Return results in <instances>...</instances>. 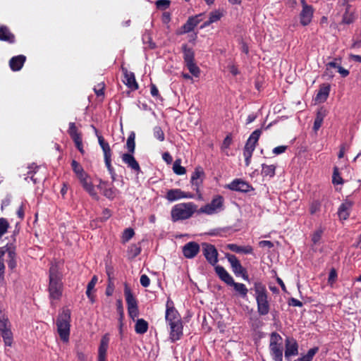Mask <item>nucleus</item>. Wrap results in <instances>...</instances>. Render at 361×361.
<instances>
[{"mask_svg":"<svg viewBox=\"0 0 361 361\" xmlns=\"http://www.w3.org/2000/svg\"><path fill=\"white\" fill-rule=\"evenodd\" d=\"M63 275L59 267L52 264L49 270V286L48 291L51 300H59L61 299L63 293Z\"/></svg>","mask_w":361,"mask_h":361,"instance_id":"f257e3e1","label":"nucleus"},{"mask_svg":"<svg viewBox=\"0 0 361 361\" xmlns=\"http://www.w3.org/2000/svg\"><path fill=\"white\" fill-rule=\"evenodd\" d=\"M197 206L192 202L178 203L173 206L171 218L173 222L187 220L197 213Z\"/></svg>","mask_w":361,"mask_h":361,"instance_id":"f03ea898","label":"nucleus"},{"mask_svg":"<svg viewBox=\"0 0 361 361\" xmlns=\"http://www.w3.org/2000/svg\"><path fill=\"white\" fill-rule=\"evenodd\" d=\"M255 298L256 300L257 313L259 316H265L270 311V303L268 300V292L264 284L260 282L254 283Z\"/></svg>","mask_w":361,"mask_h":361,"instance_id":"7ed1b4c3","label":"nucleus"},{"mask_svg":"<svg viewBox=\"0 0 361 361\" xmlns=\"http://www.w3.org/2000/svg\"><path fill=\"white\" fill-rule=\"evenodd\" d=\"M135 136L134 133H132L128 136L126 141V149L128 150V153L123 154L121 157L122 161L126 164L128 168H130L137 174H139L141 172V169L139 163L133 156V153L135 149Z\"/></svg>","mask_w":361,"mask_h":361,"instance_id":"20e7f679","label":"nucleus"},{"mask_svg":"<svg viewBox=\"0 0 361 361\" xmlns=\"http://www.w3.org/2000/svg\"><path fill=\"white\" fill-rule=\"evenodd\" d=\"M71 311L69 309L64 308L62 312L59 313L56 319L57 332L61 341L64 343H68L70 336L71 328Z\"/></svg>","mask_w":361,"mask_h":361,"instance_id":"39448f33","label":"nucleus"},{"mask_svg":"<svg viewBox=\"0 0 361 361\" xmlns=\"http://www.w3.org/2000/svg\"><path fill=\"white\" fill-rule=\"evenodd\" d=\"M283 338L277 332L270 334L269 352L274 361H283Z\"/></svg>","mask_w":361,"mask_h":361,"instance_id":"423d86ee","label":"nucleus"},{"mask_svg":"<svg viewBox=\"0 0 361 361\" xmlns=\"http://www.w3.org/2000/svg\"><path fill=\"white\" fill-rule=\"evenodd\" d=\"M224 209V199L220 195H215L212 201L203 205L197 210V214L213 215L218 214Z\"/></svg>","mask_w":361,"mask_h":361,"instance_id":"0eeeda50","label":"nucleus"},{"mask_svg":"<svg viewBox=\"0 0 361 361\" xmlns=\"http://www.w3.org/2000/svg\"><path fill=\"white\" fill-rule=\"evenodd\" d=\"M124 295L128 305V312L129 317L133 320H135V319L139 316L137 302L135 297L133 296L131 290L127 285H125Z\"/></svg>","mask_w":361,"mask_h":361,"instance_id":"6e6552de","label":"nucleus"},{"mask_svg":"<svg viewBox=\"0 0 361 361\" xmlns=\"http://www.w3.org/2000/svg\"><path fill=\"white\" fill-rule=\"evenodd\" d=\"M0 332L5 345L11 346L13 343V334L11 330V324L4 316L0 317Z\"/></svg>","mask_w":361,"mask_h":361,"instance_id":"1a4fd4ad","label":"nucleus"},{"mask_svg":"<svg viewBox=\"0 0 361 361\" xmlns=\"http://www.w3.org/2000/svg\"><path fill=\"white\" fill-rule=\"evenodd\" d=\"M226 258L231 264L232 271L236 276H241L244 280L248 281V276L245 269L241 265L240 261L233 255H227Z\"/></svg>","mask_w":361,"mask_h":361,"instance_id":"9d476101","label":"nucleus"},{"mask_svg":"<svg viewBox=\"0 0 361 361\" xmlns=\"http://www.w3.org/2000/svg\"><path fill=\"white\" fill-rule=\"evenodd\" d=\"M202 246V253L207 261L214 266L218 262V252L214 245L204 243Z\"/></svg>","mask_w":361,"mask_h":361,"instance_id":"9b49d317","label":"nucleus"},{"mask_svg":"<svg viewBox=\"0 0 361 361\" xmlns=\"http://www.w3.org/2000/svg\"><path fill=\"white\" fill-rule=\"evenodd\" d=\"M166 306L165 319L167 324L182 321L181 317L174 307L172 300H168Z\"/></svg>","mask_w":361,"mask_h":361,"instance_id":"f8f14e48","label":"nucleus"},{"mask_svg":"<svg viewBox=\"0 0 361 361\" xmlns=\"http://www.w3.org/2000/svg\"><path fill=\"white\" fill-rule=\"evenodd\" d=\"M227 188L233 191L240 192H248L254 190L253 187L247 181L240 178H236L232 180L228 185Z\"/></svg>","mask_w":361,"mask_h":361,"instance_id":"ddd939ff","label":"nucleus"},{"mask_svg":"<svg viewBox=\"0 0 361 361\" xmlns=\"http://www.w3.org/2000/svg\"><path fill=\"white\" fill-rule=\"evenodd\" d=\"M298 354V344L293 338H286L285 341L284 357L287 361H290L293 356Z\"/></svg>","mask_w":361,"mask_h":361,"instance_id":"4468645a","label":"nucleus"},{"mask_svg":"<svg viewBox=\"0 0 361 361\" xmlns=\"http://www.w3.org/2000/svg\"><path fill=\"white\" fill-rule=\"evenodd\" d=\"M204 172L201 166H197L192 173L190 183L194 190L198 192L204 178Z\"/></svg>","mask_w":361,"mask_h":361,"instance_id":"2eb2a0df","label":"nucleus"},{"mask_svg":"<svg viewBox=\"0 0 361 361\" xmlns=\"http://www.w3.org/2000/svg\"><path fill=\"white\" fill-rule=\"evenodd\" d=\"M169 326V339L172 343L179 341L183 335V322L167 324Z\"/></svg>","mask_w":361,"mask_h":361,"instance_id":"dca6fc26","label":"nucleus"},{"mask_svg":"<svg viewBox=\"0 0 361 361\" xmlns=\"http://www.w3.org/2000/svg\"><path fill=\"white\" fill-rule=\"evenodd\" d=\"M203 13H200L193 16H190L186 23L181 27L180 35L188 33L194 30V28L200 23Z\"/></svg>","mask_w":361,"mask_h":361,"instance_id":"f3484780","label":"nucleus"},{"mask_svg":"<svg viewBox=\"0 0 361 361\" xmlns=\"http://www.w3.org/2000/svg\"><path fill=\"white\" fill-rule=\"evenodd\" d=\"M192 195L183 192L179 188L169 190L165 195V198L170 202L185 198H192Z\"/></svg>","mask_w":361,"mask_h":361,"instance_id":"a211bd4d","label":"nucleus"},{"mask_svg":"<svg viewBox=\"0 0 361 361\" xmlns=\"http://www.w3.org/2000/svg\"><path fill=\"white\" fill-rule=\"evenodd\" d=\"M97 188L102 191L104 197L111 200H114L118 193V190L116 188L110 186L108 182L101 179Z\"/></svg>","mask_w":361,"mask_h":361,"instance_id":"6ab92c4d","label":"nucleus"},{"mask_svg":"<svg viewBox=\"0 0 361 361\" xmlns=\"http://www.w3.org/2000/svg\"><path fill=\"white\" fill-rule=\"evenodd\" d=\"M200 245L195 242L191 241L187 243L182 248L183 256L187 259L194 258L200 252Z\"/></svg>","mask_w":361,"mask_h":361,"instance_id":"aec40b11","label":"nucleus"},{"mask_svg":"<svg viewBox=\"0 0 361 361\" xmlns=\"http://www.w3.org/2000/svg\"><path fill=\"white\" fill-rule=\"evenodd\" d=\"M84 190L94 199L98 200L99 196L94 189L90 178L88 174L78 178Z\"/></svg>","mask_w":361,"mask_h":361,"instance_id":"412c9836","label":"nucleus"},{"mask_svg":"<svg viewBox=\"0 0 361 361\" xmlns=\"http://www.w3.org/2000/svg\"><path fill=\"white\" fill-rule=\"evenodd\" d=\"M314 13V9L312 6L303 4L302 9L300 13V23L303 26L309 25L312 19Z\"/></svg>","mask_w":361,"mask_h":361,"instance_id":"4be33fe9","label":"nucleus"},{"mask_svg":"<svg viewBox=\"0 0 361 361\" xmlns=\"http://www.w3.org/2000/svg\"><path fill=\"white\" fill-rule=\"evenodd\" d=\"M109 343V336L108 334H105L102 337L98 348V361H106V358Z\"/></svg>","mask_w":361,"mask_h":361,"instance_id":"5701e85b","label":"nucleus"},{"mask_svg":"<svg viewBox=\"0 0 361 361\" xmlns=\"http://www.w3.org/2000/svg\"><path fill=\"white\" fill-rule=\"evenodd\" d=\"M353 204V202L345 200L339 206L338 215L341 219L346 220L349 217Z\"/></svg>","mask_w":361,"mask_h":361,"instance_id":"b1692460","label":"nucleus"},{"mask_svg":"<svg viewBox=\"0 0 361 361\" xmlns=\"http://www.w3.org/2000/svg\"><path fill=\"white\" fill-rule=\"evenodd\" d=\"M121 70L124 74L125 84L132 90H137L138 85L135 80V75L132 72H128L127 68L121 67Z\"/></svg>","mask_w":361,"mask_h":361,"instance_id":"393cba45","label":"nucleus"},{"mask_svg":"<svg viewBox=\"0 0 361 361\" xmlns=\"http://www.w3.org/2000/svg\"><path fill=\"white\" fill-rule=\"evenodd\" d=\"M214 269L219 279L227 285L230 286L234 281L233 278L222 266L217 265Z\"/></svg>","mask_w":361,"mask_h":361,"instance_id":"a878e982","label":"nucleus"},{"mask_svg":"<svg viewBox=\"0 0 361 361\" xmlns=\"http://www.w3.org/2000/svg\"><path fill=\"white\" fill-rule=\"evenodd\" d=\"M331 91V85L329 84H322L319 87L315 101L317 102H324L326 101Z\"/></svg>","mask_w":361,"mask_h":361,"instance_id":"bb28decb","label":"nucleus"},{"mask_svg":"<svg viewBox=\"0 0 361 361\" xmlns=\"http://www.w3.org/2000/svg\"><path fill=\"white\" fill-rule=\"evenodd\" d=\"M25 61L26 57L24 55L13 56L9 61V66L13 71H18L23 68Z\"/></svg>","mask_w":361,"mask_h":361,"instance_id":"cd10ccee","label":"nucleus"},{"mask_svg":"<svg viewBox=\"0 0 361 361\" xmlns=\"http://www.w3.org/2000/svg\"><path fill=\"white\" fill-rule=\"evenodd\" d=\"M355 20V11L352 8V6L349 4H346L345 12L342 17V23L350 25Z\"/></svg>","mask_w":361,"mask_h":361,"instance_id":"c85d7f7f","label":"nucleus"},{"mask_svg":"<svg viewBox=\"0 0 361 361\" xmlns=\"http://www.w3.org/2000/svg\"><path fill=\"white\" fill-rule=\"evenodd\" d=\"M0 41L7 42L10 44L15 42V36L6 25L0 26Z\"/></svg>","mask_w":361,"mask_h":361,"instance_id":"c756f323","label":"nucleus"},{"mask_svg":"<svg viewBox=\"0 0 361 361\" xmlns=\"http://www.w3.org/2000/svg\"><path fill=\"white\" fill-rule=\"evenodd\" d=\"M227 247L236 253H243V254H252L253 252V248L250 245L246 246H239L236 244H228Z\"/></svg>","mask_w":361,"mask_h":361,"instance_id":"7c9ffc66","label":"nucleus"},{"mask_svg":"<svg viewBox=\"0 0 361 361\" xmlns=\"http://www.w3.org/2000/svg\"><path fill=\"white\" fill-rule=\"evenodd\" d=\"M230 286L233 287L235 291L242 298L245 299L247 297L248 289L245 284L233 281Z\"/></svg>","mask_w":361,"mask_h":361,"instance_id":"2f4dec72","label":"nucleus"},{"mask_svg":"<svg viewBox=\"0 0 361 361\" xmlns=\"http://www.w3.org/2000/svg\"><path fill=\"white\" fill-rule=\"evenodd\" d=\"M184 62L188 63L195 61V53L192 48L188 47L186 44L182 45Z\"/></svg>","mask_w":361,"mask_h":361,"instance_id":"473e14b6","label":"nucleus"},{"mask_svg":"<svg viewBox=\"0 0 361 361\" xmlns=\"http://www.w3.org/2000/svg\"><path fill=\"white\" fill-rule=\"evenodd\" d=\"M148 330V323L144 319H137L135 325V331L138 334H144Z\"/></svg>","mask_w":361,"mask_h":361,"instance_id":"72a5a7b5","label":"nucleus"},{"mask_svg":"<svg viewBox=\"0 0 361 361\" xmlns=\"http://www.w3.org/2000/svg\"><path fill=\"white\" fill-rule=\"evenodd\" d=\"M8 259L7 261L8 267L10 269L13 270L16 267V248L13 245L11 249L8 251Z\"/></svg>","mask_w":361,"mask_h":361,"instance_id":"f704fd0d","label":"nucleus"},{"mask_svg":"<svg viewBox=\"0 0 361 361\" xmlns=\"http://www.w3.org/2000/svg\"><path fill=\"white\" fill-rule=\"evenodd\" d=\"M71 167L78 178H82L87 174L84 171L82 166L75 160L71 161Z\"/></svg>","mask_w":361,"mask_h":361,"instance_id":"c9c22d12","label":"nucleus"},{"mask_svg":"<svg viewBox=\"0 0 361 361\" xmlns=\"http://www.w3.org/2000/svg\"><path fill=\"white\" fill-rule=\"evenodd\" d=\"M276 166L275 165H267L265 164H262V174L264 176H269L270 178H272L275 176V171H276Z\"/></svg>","mask_w":361,"mask_h":361,"instance_id":"e433bc0d","label":"nucleus"},{"mask_svg":"<svg viewBox=\"0 0 361 361\" xmlns=\"http://www.w3.org/2000/svg\"><path fill=\"white\" fill-rule=\"evenodd\" d=\"M325 116V112L322 109L317 111L316 118L314 121L313 129L314 131H317L322 125L324 118Z\"/></svg>","mask_w":361,"mask_h":361,"instance_id":"4c0bfd02","label":"nucleus"},{"mask_svg":"<svg viewBox=\"0 0 361 361\" xmlns=\"http://www.w3.org/2000/svg\"><path fill=\"white\" fill-rule=\"evenodd\" d=\"M318 351V347L312 348L307 351V353L305 355L298 358L294 361H312L314 356L316 355V353H317Z\"/></svg>","mask_w":361,"mask_h":361,"instance_id":"58836bf2","label":"nucleus"},{"mask_svg":"<svg viewBox=\"0 0 361 361\" xmlns=\"http://www.w3.org/2000/svg\"><path fill=\"white\" fill-rule=\"evenodd\" d=\"M99 145L101 147L103 153H104V157L111 156V149L110 148V146L107 142L105 141L104 137L102 136H99Z\"/></svg>","mask_w":361,"mask_h":361,"instance_id":"ea45409f","label":"nucleus"},{"mask_svg":"<svg viewBox=\"0 0 361 361\" xmlns=\"http://www.w3.org/2000/svg\"><path fill=\"white\" fill-rule=\"evenodd\" d=\"M185 66L194 77H199L200 74V68L196 65L195 61L185 63Z\"/></svg>","mask_w":361,"mask_h":361,"instance_id":"a19ab883","label":"nucleus"},{"mask_svg":"<svg viewBox=\"0 0 361 361\" xmlns=\"http://www.w3.org/2000/svg\"><path fill=\"white\" fill-rule=\"evenodd\" d=\"M29 171H27V176L25 178V180H28V179H30L34 183H36L37 179L35 178L34 175L36 173L37 171L39 169V166L35 165V164H32L28 167Z\"/></svg>","mask_w":361,"mask_h":361,"instance_id":"79ce46f5","label":"nucleus"},{"mask_svg":"<svg viewBox=\"0 0 361 361\" xmlns=\"http://www.w3.org/2000/svg\"><path fill=\"white\" fill-rule=\"evenodd\" d=\"M332 183L334 185L343 184V180L341 176L339 169L337 166H335L334 168V171H333V175H332Z\"/></svg>","mask_w":361,"mask_h":361,"instance_id":"37998d69","label":"nucleus"},{"mask_svg":"<svg viewBox=\"0 0 361 361\" xmlns=\"http://www.w3.org/2000/svg\"><path fill=\"white\" fill-rule=\"evenodd\" d=\"M224 16L223 11L219 9L210 12L209 19L212 23L219 21Z\"/></svg>","mask_w":361,"mask_h":361,"instance_id":"c03bdc74","label":"nucleus"},{"mask_svg":"<svg viewBox=\"0 0 361 361\" xmlns=\"http://www.w3.org/2000/svg\"><path fill=\"white\" fill-rule=\"evenodd\" d=\"M323 233L324 228L322 227H319L313 232L311 239L314 245H317L319 243Z\"/></svg>","mask_w":361,"mask_h":361,"instance_id":"a18cd8bd","label":"nucleus"},{"mask_svg":"<svg viewBox=\"0 0 361 361\" xmlns=\"http://www.w3.org/2000/svg\"><path fill=\"white\" fill-rule=\"evenodd\" d=\"M180 163V159H176L173 165V171L177 175H184L186 173L185 168L182 166Z\"/></svg>","mask_w":361,"mask_h":361,"instance_id":"49530a36","label":"nucleus"},{"mask_svg":"<svg viewBox=\"0 0 361 361\" xmlns=\"http://www.w3.org/2000/svg\"><path fill=\"white\" fill-rule=\"evenodd\" d=\"M135 235L134 230L131 228H126L122 234V242L127 243Z\"/></svg>","mask_w":361,"mask_h":361,"instance_id":"de8ad7c7","label":"nucleus"},{"mask_svg":"<svg viewBox=\"0 0 361 361\" xmlns=\"http://www.w3.org/2000/svg\"><path fill=\"white\" fill-rule=\"evenodd\" d=\"M322 203L319 200H313L310 204V213L313 215L320 212Z\"/></svg>","mask_w":361,"mask_h":361,"instance_id":"09e8293b","label":"nucleus"},{"mask_svg":"<svg viewBox=\"0 0 361 361\" xmlns=\"http://www.w3.org/2000/svg\"><path fill=\"white\" fill-rule=\"evenodd\" d=\"M262 134L261 129H256L254 130L247 139V142L257 145L259 138Z\"/></svg>","mask_w":361,"mask_h":361,"instance_id":"8fccbe9b","label":"nucleus"},{"mask_svg":"<svg viewBox=\"0 0 361 361\" xmlns=\"http://www.w3.org/2000/svg\"><path fill=\"white\" fill-rule=\"evenodd\" d=\"M153 135L160 142L164 141L165 139L164 133L160 126H155L153 128Z\"/></svg>","mask_w":361,"mask_h":361,"instance_id":"3c124183","label":"nucleus"},{"mask_svg":"<svg viewBox=\"0 0 361 361\" xmlns=\"http://www.w3.org/2000/svg\"><path fill=\"white\" fill-rule=\"evenodd\" d=\"M68 133L72 139L81 136L80 133L77 130L75 123L73 122L69 123Z\"/></svg>","mask_w":361,"mask_h":361,"instance_id":"603ef678","label":"nucleus"},{"mask_svg":"<svg viewBox=\"0 0 361 361\" xmlns=\"http://www.w3.org/2000/svg\"><path fill=\"white\" fill-rule=\"evenodd\" d=\"M128 252L131 257H135L140 254L141 248L138 245L133 244L128 247Z\"/></svg>","mask_w":361,"mask_h":361,"instance_id":"864d4df0","label":"nucleus"},{"mask_svg":"<svg viewBox=\"0 0 361 361\" xmlns=\"http://www.w3.org/2000/svg\"><path fill=\"white\" fill-rule=\"evenodd\" d=\"M255 144L250 143L247 141L243 149V155H247V157L249 155H252V153L255 151Z\"/></svg>","mask_w":361,"mask_h":361,"instance_id":"5fc2aeb1","label":"nucleus"},{"mask_svg":"<svg viewBox=\"0 0 361 361\" xmlns=\"http://www.w3.org/2000/svg\"><path fill=\"white\" fill-rule=\"evenodd\" d=\"M8 227V221L4 218H0V238L7 232Z\"/></svg>","mask_w":361,"mask_h":361,"instance_id":"6e6d98bb","label":"nucleus"},{"mask_svg":"<svg viewBox=\"0 0 361 361\" xmlns=\"http://www.w3.org/2000/svg\"><path fill=\"white\" fill-rule=\"evenodd\" d=\"M13 247L12 244H6L5 246L0 247V263L4 262V255L7 253L8 255V251Z\"/></svg>","mask_w":361,"mask_h":361,"instance_id":"4d7b16f0","label":"nucleus"},{"mask_svg":"<svg viewBox=\"0 0 361 361\" xmlns=\"http://www.w3.org/2000/svg\"><path fill=\"white\" fill-rule=\"evenodd\" d=\"M170 0H157L155 1V5L158 9L165 10L170 6Z\"/></svg>","mask_w":361,"mask_h":361,"instance_id":"13d9d810","label":"nucleus"},{"mask_svg":"<svg viewBox=\"0 0 361 361\" xmlns=\"http://www.w3.org/2000/svg\"><path fill=\"white\" fill-rule=\"evenodd\" d=\"M337 279V272L335 269L332 268L329 274L328 283L332 286Z\"/></svg>","mask_w":361,"mask_h":361,"instance_id":"bf43d9fd","label":"nucleus"},{"mask_svg":"<svg viewBox=\"0 0 361 361\" xmlns=\"http://www.w3.org/2000/svg\"><path fill=\"white\" fill-rule=\"evenodd\" d=\"M73 140L74 141L75 147H77V149L79 150V152L82 154H83L85 153V151L83 149L82 140L81 136H80L78 137H76V138H74V139H73Z\"/></svg>","mask_w":361,"mask_h":361,"instance_id":"052dcab7","label":"nucleus"},{"mask_svg":"<svg viewBox=\"0 0 361 361\" xmlns=\"http://www.w3.org/2000/svg\"><path fill=\"white\" fill-rule=\"evenodd\" d=\"M116 307L118 313L119 314L118 320H123L124 317V311L121 300H118L116 301Z\"/></svg>","mask_w":361,"mask_h":361,"instance_id":"680f3d73","label":"nucleus"},{"mask_svg":"<svg viewBox=\"0 0 361 361\" xmlns=\"http://www.w3.org/2000/svg\"><path fill=\"white\" fill-rule=\"evenodd\" d=\"M140 282L143 287L147 288L149 286L150 280L147 275L142 274L140 276Z\"/></svg>","mask_w":361,"mask_h":361,"instance_id":"e2e57ef3","label":"nucleus"},{"mask_svg":"<svg viewBox=\"0 0 361 361\" xmlns=\"http://www.w3.org/2000/svg\"><path fill=\"white\" fill-rule=\"evenodd\" d=\"M286 149H287V146L280 145V146L274 147L273 149L272 152L274 154L278 155V154L284 153Z\"/></svg>","mask_w":361,"mask_h":361,"instance_id":"0e129e2a","label":"nucleus"},{"mask_svg":"<svg viewBox=\"0 0 361 361\" xmlns=\"http://www.w3.org/2000/svg\"><path fill=\"white\" fill-rule=\"evenodd\" d=\"M288 305L293 307H302V302L298 299L291 298L288 301Z\"/></svg>","mask_w":361,"mask_h":361,"instance_id":"69168bd1","label":"nucleus"},{"mask_svg":"<svg viewBox=\"0 0 361 361\" xmlns=\"http://www.w3.org/2000/svg\"><path fill=\"white\" fill-rule=\"evenodd\" d=\"M98 278L97 276H93L90 281L88 283L87 288L88 290H93L97 282Z\"/></svg>","mask_w":361,"mask_h":361,"instance_id":"338daca9","label":"nucleus"},{"mask_svg":"<svg viewBox=\"0 0 361 361\" xmlns=\"http://www.w3.org/2000/svg\"><path fill=\"white\" fill-rule=\"evenodd\" d=\"M259 246L260 247H268L272 248L274 247V243L270 240H261L259 242Z\"/></svg>","mask_w":361,"mask_h":361,"instance_id":"774afa93","label":"nucleus"}]
</instances>
